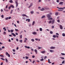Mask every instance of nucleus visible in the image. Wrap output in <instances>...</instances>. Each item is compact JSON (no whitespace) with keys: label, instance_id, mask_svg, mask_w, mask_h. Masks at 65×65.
I'll return each mask as SVG.
<instances>
[{"label":"nucleus","instance_id":"1","mask_svg":"<svg viewBox=\"0 0 65 65\" xmlns=\"http://www.w3.org/2000/svg\"><path fill=\"white\" fill-rule=\"evenodd\" d=\"M15 3H16V7H17L18 6V0H15Z\"/></svg>","mask_w":65,"mask_h":65},{"label":"nucleus","instance_id":"2","mask_svg":"<svg viewBox=\"0 0 65 65\" xmlns=\"http://www.w3.org/2000/svg\"><path fill=\"white\" fill-rule=\"evenodd\" d=\"M46 15L47 18H51V15H50V14H47Z\"/></svg>","mask_w":65,"mask_h":65},{"label":"nucleus","instance_id":"3","mask_svg":"<svg viewBox=\"0 0 65 65\" xmlns=\"http://www.w3.org/2000/svg\"><path fill=\"white\" fill-rule=\"evenodd\" d=\"M57 8H58L59 9H64V8H65V7H63V8L60 7L59 8V7H57Z\"/></svg>","mask_w":65,"mask_h":65},{"label":"nucleus","instance_id":"4","mask_svg":"<svg viewBox=\"0 0 65 65\" xmlns=\"http://www.w3.org/2000/svg\"><path fill=\"white\" fill-rule=\"evenodd\" d=\"M33 3H31L30 4V5L28 7L29 8H30L31 6H33Z\"/></svg>","mask_w":65,"mask_h":65},{"label":"nucleus","instance_id":"5","mask_svg":"<svg viewBox=\"0 0 65 65\" xmlns=\"http://www.w3.org/2000/svg\"><path fill=\"white\" fill-rule=\"evenodd\" d=\"M6 56H8V57H10V55L9 54H8L7 52L6 53Z\"/></svg>","mask_w":65,"mask_h":65},{"label":"nucleus","instance_id":"6","mask_svg":"<svg viewBox=\"0 0 65 65\" xmlns=\"http://www.w3.org/2000/svg\"><path fill=\"white\" fill-rule=\"evenodd\" d=\"M59 26L60 27V29L61 30H62V29H63V26H62V25H60Z\"/></svg>","mask_w":65,"mask_h":65},{"label":"nucleus","instance_id":"7","mask_svg":"<svg viewBox=\"0 0 65 65\" xmlns=\"http://www.w3.org/2000/svg\"><path fill=\"white\" fill-rule=\"evenodd\" d=\"M11 35H12L14 37H15L16 36V35L14 33H11Z\"/></svg>","mask_w":65,"mask_h":65},{"label":"nucleus","instance_id":"8","mask_svg":"<svg viewBox=\"0 0 65 65\" xmlns=\"http://www.w3.org/2000/svg\"><path fill=\"white\" fill-rule=\"evenodd\" d=\"M55 49V47L53 46H52L50 48V49Z\"/></svg>","mask_w":65,"mask_h":65},{"label":"nucleus","instance_id":"9","mask_svg":"<svg viewBox=\"0 0 65 65\" xmlns=\"http://www.w3.org/2000/svg\"><path fill=\"white\" fill-rule=\"evenodd\" d=\"M54 23H55V20H53L52 21L51 24H54Z\"/></svg>","mask_w":65,"mask_h":65},{"label":"nucleus","instance_id":"10","mask_svg":"<svg viewBox=\"0 0 65 65\" xmlns=\"http://www.w3.org/2000/svg\"><path fill=\"white\" fill-rule=\"evenodd\" d=\"M50 52L51 53H54V51L53 50H50Z\"/></svg>","mask_w":65,"mask_h":65},{"label":"nucleus","instance_id":"11","mask_svg":"<svg viewBox=\"0 0 65 65\" xmlns=\"http://www.w3.org/2000/svg\"><path fill=\"white\" fill-rule=\"evenodd\" d=\"M41 53H42V54H45V51H41Z\"/></svg>","mask_w":65,"mask_h":65},{"label":"nucleus","instance_id":"12","mask_svg":"<svg viewBox=\"0 0 65 65\" xmlns=\"http://www.w3.org/2000/svg\"><path fill=\"white\" fill-rule=\"evenodd\" d=\"M28 21V22H30V19H27L26 20V21Z\"/></svg>","mask_w":65,"mask_h":65},{"label":"nucleus","instance_id":"13","mask_svg":"<svg viewBox=\"0 0 65 65\" xmlns=\"http://www.w3.org/2000/svg\"><path fill=\"white\" fill-rule=\"evenodd\" d=\"M32 34H34V35H36L37 34V33L36 32H33L32 33Z\"/></svg>","mask_w":65,"mask_h":65},{"label":"nucleus","instance_id":"14","mask_svg":"<svg viewBox=\"0 0 65 65\" xmlns=\"http://www.w3.org/2000/svg\"><path fill=\"white\" fill-rule=\"evenodd\" d=\"M25 48H30V47L29 46H25Z\"/></svg>","mask_w":65,"mask_h":65},{"label":"nucleus","instance_id":"15","mask_svg":"<svg viewBox=\"0 0 65 65\" xmlns=\"http://www.w3.org/2000/svg\"><path fill=\"white\" fill-rule=\"evenodd\" d=\"M48 63H52V62H50V59H48Z\"/></svg>","mask_w":65,"mask_h":65},{"label":"nucleus","instance_id":"16","mask_svg":"<svg viewBox=\"0 0 65 65\" xmlns=\"http://www.w3.org/2000/svg\"><path fill=\"white\" fill-rule=\"evenodd\" d=\"M35 22L34 21H33L32 23V26H34V24H35Z\"/></svg>","mask_w":65,"mask_h":65},{"label":"nucleus","instance_id":"17","mask_svg":"<svg viewBox=\"0 0 65 65\" xmlns=\"http://www.w3.org/2000/svg\"><path fill=\"white\" fill-rule=\"evenodd\" d=\"M10 6V7H12V8H14V6L12 5H11Z\"/></svg>","mask_w":65,"mask_h":65},{"label":"nucleus","instance_id":"18","mask_svg":"<svg viewBox=\"0 0 65 65\" xmlns=\"http://www.w3.org/2000/svg\"><path fill=\"white\" fill-rule=\"evenodd\" d=\"M9 2L11 3H13V1L12 0H10V1H9Z\"/></svg>","mask_w":65,"mask_h":65},{"label":"nucleus","instance_id":"19","mask_svg":"<svg viewBox=\"0 0 65 65\" xmlns=\"http://www.w3.org/2000/svg\"><path fill=\"white\" fill-rule=\"evenodd\" d=\"M63 3H64L63 2H60L59 3V5H60V4H63Z\"/></svg>","mask_w":65,"mask_h":65},{"label":"nucleus","instance_id":"20","mask_svg":"<svg viewBox=\"0 0 65 65\" xmlns=\"http://www.w3.org/2000/svg\"><path fill=\"white\" fill-rule=\"evenodd\" d=\"M45 18V15L42 16L41 17V19H43V18Z\"/></svg>","mask_w":65,"mask_h":65},{"label":"nucleus","instance_id":"21","mask_svg":"<svg viewBox=\"0 0 65 65\" xmlns=\"http://www.w3.org/2000/svg\"><path fill=\"white\" fill-rule=\"evenodd\" d=\"M5 60L6 63H8V60H7V58H6Z\"/></svg>","mask_w":65,"mask_h":65},{"label":"nucleus","instance_id":"22","mask_svg":"<svg viewBox=\"0 0 65 65\" xmlns=\"http://www.w3.org/2000/svg\"><path fill=\"white\" fill-rule=\"evenodd\" d=\"M10 32H11V33H12L13 32V29H11L10 30Z\"/></svg>","mask_w":65,"mask_h":65},{"label":"nucleus","instance_id":"23","mask_svg":"<svg viewBox=\"0 0 65 65\" xmlns=\"http://www.w3.org/2000/svg\"><path fill=\"white\" fill-rule=\"evenodd\" d=\"M22 17H26V15L25 14H23L22 15Z\"/></svg>","mask_w":65,"mask_h":65},{"label":"nucleus","instance_id":"24","mask_svg":"<svg viewBox=\"0 0 65 65\" xmlns=\"http://www.w3.org/2000/svg\"><path fill=\"white\" fill-rule=\"evenodd\" d=\"M0 56L1 57H2V58H4V56H3V55H0Z\"/></svg>","mask_w":65,"mask_h":65},{"label":"nucleus","instance_id":"25","mask_svg":"<svg viewBox=\"0 0 65 65\" xmlns=\"http://www.w3.org/2000/svg\"><path fill=\"white\" fill-rule=\"evenodd\" d=\"M30 13H31V14H33V13H34V11H31L30 12Z\"/></svg>","mask_w":65,"mask_h":65},{"label":"nucleus","instance_id":"26","mask_svg":"<svg viewBox=\"0 0 65 65\" xmlns=\"http://www.w3.org/2000/svg\"><path fill=\"white\" fill-rule=\"evenodd\" d=\"M44 60V59L43 58H42L41 59H40V60L41 61H43Z\"/></svg>","mask_w":65,"mask_h":65},{"label":"nucleus","instance_id":"27","mask_svg":"<svg viewBox=\"0 0 65 65\" xmlns=\"http://www.w3.org/2000/svg\"><path fill=\"white\" fill-rule=\"evenodd\" d=\"M39 30L41 31H42V29L41 28H40Z\"/></svg>","mask_w":65,"mask_h":65},{"label":"nucleus","instance_id":"28","mask_svg":"<svg viewBox=\"0 0 65 65\" xmlns=\"http://www.w3.org/2000/svg\"><path fill=\"white\" fill-rule=\"evenodd\" d=\"M31 40L32 42H34V40L33 39H31Z\"/></svg>","mask_w":65,"mask_h":65},{"label":"nucleus","instance_id":"29","mask_svg":"<svg viewBox=\"0 0 65 65\" xmlns=\"http://www.w3.org/2000/svg\"><path fill=\"white\" fill-rule=\"evenodd\" d=\"M15 30L16 32H17V31H19V30L16 29L15 28Z\"/></svg>","mask_w":65,"mask_h":65},{"label":"nucleus","instance_id":"30","mask_svg":"<svg viewBox=\"0 0 65 65\" xmlns=\"http://www.w3.org/2000/svg\"><path fill=\"white\" fill-rule=\"evenodd\" d=\"M53 38H56V36H55V35H53Z\"/></svg>","mask_w":65,"mask_h":65},{"label":"nucleus","instance_id":"31","mask_svg":"<svg viewBox=\"0 0 65 65\" xmlns=\"http://www.w3.org/2000/svg\"><path fill=\"white\" fill-rule=\"evenodd\" d=\"M61 55H63V56H65V54L64 53H61Z\"/></svg>","mask_w":65,"mask_h":65},{"label":"nucleus","instance_id":"32","mask_svg":"<svg viewBox=\"0 0 65 65\" xmlns=\"http://www.w3.org/2000/svg\"><path fill=\"white\" fill-rule=\"evenodd\" d=\"M59 14V13L58 12H56L55 13V15H58V14Z\"/></svg>","mask_w":65,"mask_h":65},{"label":"nucleus","instance_id":"33","mask_svg":"<svg viewBox=\"0 0 65 65\" xmlns=\"http://www.w3.org/2000/svg\"><path fill=\"white\" fill-rule=\"evenodd\" d=\"M42 48V47H38V49L39 50L40 49H41V48Z\"/></svg>","mask_w":65,"mask_h":65},{"label":"nucleus","instance_id":"34","mask_svg":"<svg viewBox=\"0 0 65 65\" xmlns=\"http://www.w3.org/2000/svg\"><path fill=\"white\" fill-rule=\"evenodd\" d=\"M44 10V8H42V9H41V11H43Z\"/></svg>","mask_w":65,"mask_h":65},{"label":"nucleus","instance_id":"35","mask_svg":"<svg viewBox=\"0 0 65 65\" xmlns=\"http://www.w3.org/2000/svg\"><path fill=\"white\" fill-rule=\"evenodd\" d=\"M1 60H3V61H5V59L4 58H1Z\"/></svg>","mask_w":65,"mask_h":65},{"label":"nucleus","instance_id":"36","mask_svg":"<svg viewBox=\"0 0 65 65\" xmlns=\"http://www.w3.org/2000/svg\"><path fill=\"white\" fill-rule=\"evenodd\" d=\"M3 30H4V31H6V28H5V27L4 28H3Z\"/></svg>","mask_w":65,"mask_h":65},{"label":"nucleus","instance_id":"37","mask_svg":"<svg viewBox=\"0 0 65 65\" xmlns=\"http://www.w3.org/2000/svg\"><path fill=\"white\" fill-rule=\"evenodd\" d=\"M62 35L64 37L65 36V34L64 33H63L62 34Z\"/></svg>","mask_w":65,"mask_h":65},{"label":"nucleus","instance_id":"38","mask_svg":"<svg viewBox=\"0 0 65 65\" xmlns=\"http://www.w3.org/2000/svg\"><path fill=\"white\" fill-rule=\"evenodd\" d=\"M60 58L61 59H64V58L63 57H60Z\"/></svg>","mask_w":65,"mask_h":65},{"label":"nucleus","instance_id":"39","mask_svg":"<svg viewBox=\"0 0 65 65\" xmlns=\"http://www.w3.org/2000/svg\"><path fill=\"white\" fill-rule=\"evenodd\" d=\"M52 23V20H50V21L48 22L49 24H51Z\"/></svg>","mask_w":65,"mask_h":65},{"label":"nucleus","instance_id":"40","mask_svg":"<svg viewBox=\"0 0 65 65\" xmlns=\"http://www.w3.org/2000/svg\"><path fill=\"white\" fill-rule=\"evenodd\" d=\"M5 20H7L8 19V17H7L5 19Z\"/></svg>","mask_w":65,"mask_h":65},{"label":"nucleus","instance_id":"41","mask_svg":"<svg viewBox=\"0 0 65 65\" xmlns=\"http://www.w3.org/2000/svg\"><path fill=\"white\" fill-rule=\"evenodd\" d=\"M50 34H52L53 33V32L52 31H50Z\"/></svg>","mask_w":65,"mask_h":65},{"label":"nucleus","instance_id":"42","mask_svg":"<svg viewBox=\"0 0 65 65\" xmlns=\"http://www.w3.org/2000/svg\"><path fill=\"white\" fill-rule=\"evenodd\" d=\"M1 17L2 18H4V15H2L1 16Z\"/></svg>","mask_w":65,"mask_h":65},{"label":"nucleus","instance_id":"43","mask_svg":"<svg viewBox=\"0 0 65 65\" xmlns=\"http://www.w3.org/2000/svg\"><path fill=\"white\" fill-rule=\"evenodd\" d=\"M64 63H65V61L64 60H63L62 62V63L64 64Z\"/></svg>","mask_w":65,"mask_h":65},{"label":"nucleus","instance_id":"44","mask_svg":"<svg viewBox=\"0 0 65 65\" xmlns=\"http://www.w3.org/2000/svg\"><path fill=\"white\" fill-rule=\"evenodd\" d=\"M19 41L21 42V43H22V42H23V40H19Z\"/></svg>","mask_w":65,"mask_h":65},{"label":"nucleus","instance_id":"45","mask_svg":"<svg viewBox=\"0 0 65 65\" xmlns=\"http://www.w3.org/2000/svg\"><path fill=\"white\" fill-rule=\"evenodd\" d=\"M47 1H51V0H45V1L46 2H47Z\"/></svg>","mask_w":65,"mask_h":65},{"label":"nucleus","instance_id":"46","mask_svg":"<svg viewBox=\"0 0 65 65\" xmlns=\"http://www.w3.org/2000/svg\"><path fill=\"white\" fill-rule=\"evenodd\" d=\"M45 9H47V10H48L50 9L48 8H45Z\"/></svg>","mask_w":65,"mask_h":65},{"label":"nucleus","instance_id":"47","mask_svg":"<svg viewBox=\"0 0 65 65\" xmlns=\"http://www.w3.org/2000/svg\"><path fill=\"white\" fill-rule=\"evenodd\" d=\"M13 11V10H11V12H10V14H11V13H12Z\"/></svg>","mask_w":65,"mask_h":65},{"label":"nucleus","instance_id":"48","mask_svg":"<svg viewBox=\"0 0 65 65\" xmlns=\"http://www.w3.org/2000/svg\"><path fill=\"white\" fill-rule=\"evenodd\" d=\"M25 58L26 59H29V57H28L27 56H26Z\"/></svg>","mask_w":65,"mask_h":65},{"label":"nucleus","instance_id":"49","mask_svg":"<svg viewBox=\"0 0 65 65\" xmlns=\"http://www.w3.org/2000/svg\"><path fill=\"white\" fill-rule=\"evenodd\" d=\"M62 10H59V9H58V11H62Z\"/></svg>","mask_w":65,"mask_h":65},{"label":"nucleus","instance_id":"50","mask_svg":"<svg viewBox=\"0 0 65 65\" xmlns=\"http://www.w3.org/2000/svg\"><path fill=\"white\" fill-rule=\"evenodd\" d=\"M35 52H37V50L36 49L35 50Z\"/></svg>","mask_w":65,"mask_h":65},{"label":"nucleus","instance_id":"51","mask_svg":"<svg viewBox=\"0 0 65 65\" xmlns=\"http://www.w3.org/2000/svg\"><path fill=\"white\" fill-rule=\"evenodd\" d=\"M6 34V32L5 31H4L3 33V34L5 35Z\"/></svg>","mask_w":65,"mask_h":65},{"label":"nucleus","instance_id":"52","mask_svg":"<svg viewBox=\"0 0 65 65\" xmlns=\"http://www.w3.org/2000/svg\"><path fill=\"white\" fill-rule=\"evenodd\" d=\"M20 38H22V35H21L20 36Z\"/></svg>","mask_w":65,"mask_h":65},{"label":"nucleus","instance_id":"53","mask_svg":"<svg viewBox=\"0 0 65 65\" xmlns=\"http://www.w3.org/2000/svg\"><path fill=\"white\" fill-rule=\"evenodd\" d=\"M56 35H58V36H59V34L58 33H56Z\"/></svg>","mask_w":65,"mask_h":65},{"label":"nucleus","instance_id":"54","mask_svg":"<svg viewBox=\"0 0 65 65\" xmlns=\"http://www.w3.org/2000/svg\"><path fill=\"white\" fill-rule=\"evenodd\" d=\"M15 34L16 35H18V33L17 32H15Z\"/></svg>","mask_w":65,"mask_h":65},{"label":"nucleus","instance_id":"55","mask_svg":"<svg viewBox=\"0 0 65 65\" xmlns=\"http://www.w3.org/2000/svg\"><path fill=\"white\" fill-rule=\"evenodd\" d=\"M46 58H47V57H46V56H45L44 57V59L45 60V59Z\"/></svg>","mask_w":65,"mask_h":65},{"label":"nucleus","instance_id":"56","mask_svg":"<svg viewBox=\"0 0 65 65\" xmlns=\"http://www.w3.org/2000/svg\"><path fill=\"white\" fill-rule=\"evenodd\" d=\"M57 22H58V23H60V20H57Z\"/></svg>","mask_w":65,"mask_h":65},{"label":"nucleus","instance_id":"57","mask_svg":"<svg viewBox=\"0 0 65 65\" xmlns=\"http://www.w3.org/2000/svg\"><path fill=\"white\" fill-rule=\"evenodd\" d=\"M8 41H9V42H11V40L10 39H9Z\"/></svg>","mask_w":65,"mask_h":65},{"label":"nucleus","instance_id":"58","mask_svg":"<svg viewBox=\"0 0 65 65\" xmlns=\"http://www.w3.org/2000/svg\"><path fill=\"white\" fill-rule=\"evenodd\" d=\"M2 48H5V47L4 46H3L2 47Z\"/></svg>","mask_w":65,"mask_h":65},{"label":"nucleus","instance_id":"59","mask_svg":"<svg viewBox=\"0 0 65 65\" xmlns=\"http://www.w3.org/2000/svg\"><path fill=\"white\" fill-rule=\"evenodd\" d=\"M35 40H36L37 41V40H38V39L37 38H36L35 39Z\"/></svg>","mask_w":65,"mask_h":65},{"label":"nucleus","instance_id":"60","mask_svg":"<svg viewBox=\"0 0 65 65\" xmlns=\"http://www.w3.org/2000/svg\"><path fill=\"white\" fill-rule=\"evenodd\" d=\"M16 41L18 42L19 41V40H18V39H16Z\"/></svg>","mask_w":65,"mask_h":65},{"label":"nucleus","instance_id":"61","mask_svg":"<svg viewBox=\"0 0 65 65\" xmlns=\"http://www.w3.org/2000/svg\"><path fill=\"white\" fill-rule=\"evenodd\" d=\"M26 41L27 40H28V39L27 38H25L24 39Z\"/></svg>","mask_w":65,"mask_h":65},{"label":"nucleus","instance_id":"62","mask_svg":"<svg viewBox=\"0 0 65 65\" xmlns=\"http://www.w3.org/2000/svg\"><path fill=\"white\" fill-rule=\"evenodd\" d=\"M8 6V5H7L6 7V8H8V7L7 6Z\"/></svg>","mask_w":65,"mask_h":65},{"label":"nucleus","instance_id":"63","mask_svg":"<svg viewBox=\"0 0 65 65\" xmlns=\"http://www.w3.org/2000/svg\"><path fill=\"white\" fill-rule=\"evenodd\" d=\"M26 19V18L25 17H24L23 18V20H25Z\"/></svg>","mask_w":65,"mask_h":65},{"label":"nucleus","instance_id":"64","mask_svg":"<svg viewBox=\"0 0 65 65\" xmlns=\"http://www.w3.org/2000/svg\"><path fill=\"white\" fill-rule=\"evenodd\" d=\"M52 28H54L55 27L54 26H52Z\"/></svg>","mask_w":65,"mask_h":65}]
</instances>
